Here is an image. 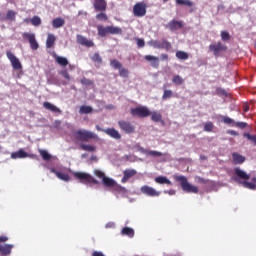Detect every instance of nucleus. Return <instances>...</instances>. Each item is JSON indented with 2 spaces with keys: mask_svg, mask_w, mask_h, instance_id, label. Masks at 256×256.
Wrapping results in <instances>:
<instances>
[{
  "mask_svg": "<svg viewBox=\"0 0 256 256\" xmlns=\"http://www.w3.org/2000/svg\"><path fill=\"white\" fill-rule=\"evenodd\" d=\"M105 187H115V180L108 178L107 176L102 180Z\"/></svg>",
  "mask_w": 256,
  "mask_h": 256,
  "instance_id": "e433bc0d",
  "label": "nucleus"
},
{
  "mask_svg": "<svg viewBox=\"0 0 256 256\" xmlns=\"http://www.w3.org/2000/svg\"><path fill=\"white\" fill-rule=\"evenodd\" d=\"M63 25H65V19L61 17L55 18L52 21V27H54V29H60V27H63Z\"/></svg>",
  "mask_w": 256,
  "mask_h": 256,
  "instance_id": "c85d7f7f",
  "label": "nucleus"
},
{
  "mask_svg": "<svg viewBox=\"0 0 256 256\" xmlns=\"http://www.w3.org/2000/svg\"><path fill=\"white\" fill-rule=\"evenodd\" d=\"M55 41H57V37H55V34L49 33L46 39V48L52 49V47H55Z\"/></svg>",
  "mask_w": 256,
  "mask_h": 256,
  "instance_id": "a878e982",
  "label": "nucleus"
},
{
  "mask_svg": "<svg viewBox=\"0 0 256 256\" xmlns=\"http://www.w3.org/2000/svg\"><path fill=\"white\" fill-rule=\"evenodd\" d=\"M134 17H145L147 15V3L138 2L133 6Z\"/></svg>",
  "mask_w": 256,
  "mask_h": 256,
  "instance_id": "1a4fd4ad",
  "label": "nucleus"
},
{
  "mask_svg": "<svg viewBox=\"0 0 256 256\" xmlns=\"http://www.w3.org/2000/svg\"><path fill=\"white\" fill-rule=\"evenodd\" d=\"M214 128H215V125H213V122H207L204 125V131H206L207 133H211V131H213Z\"/></svg>",
  "mask_w": 256,
  "mask_h": 256,
  "instance_id": "09e8293b",
  "label": "nucleus"
},
{
  "mask_svg": "<svg viewBox=\"0 0 256 256\" xmlns=\"http://www.w3.org/2000/svg\"><path fill=\"white\" fill-rule=\"evenodd\" d=\"M93 7L95 11H107V1L105 0H94Z\"/></svg>",
  "mask_w": 256,
  "mask_h": 256,
  "instance_id": "a211bd4d",
  "label": "nucleus"
},
{
  "mask_svg": "<svg viewBox=\"0 0 256 256\" xmlns=\"http://www.w3.org/2000/svg\"><path fill=\"white\" fill-rule=\"evenodd\" d=\"M98 36L107 37V35H123V29L119 26H97Z\"/></svg>",
  "mask_w": 256,
  "mask_h": 256,
  "instance_id": "f03ea898",
  "label": "nucleus"
},
{
  "mask_svg": "<svg viewBox=\"0 0 256 256\" xmlns=\"http://www.w3.org/2000/svg\"><path fill=\"white\" fill-rule=\"evenodd\" d=\"M17 13H15V11L13 10H8L6 13V19L8 21H15V17H16Z\"/></svg>",
  "mask_w": 256,
  "mask_h": 256,
  "instance_id": "a18cd8bd",
  "label": "nucleus"
},
{
  "mask_svg": "<svg viewBox=\"0 0 256 256\" xmlns=\"http://www.w3.org/2000/svg\"><path fill=\"white\" fill-rule=\"evenodd\" d=\"M80 149H82V151H89L90 153H93V151H95V146L87 145V144H81Z\"/></svg>",
  "mask_w": 256,
  "mask_h": 256,
  "instance_id": "79ce46f5",
  "label": "nucleus"
},
{
  "mask_svg": "<svg viewBox=\"0 0 256 256\" xmlns=\"http://www.w3.org/2000/svg\"><path fill=\"white\" fill-rule=\"evenodd\" d=\"M171 97H173V91H172V90H167V89H165V90H164V93H163V95H162V99H163L164 101H167V99H171Z\"/></svg>",
  "mask_w": 256,
  "mask_h": 256,
  "instance_id": "49530a36",
  "label": "nucleus"
},
{
  "mask_svg": "<svg viewBox=\"0 0 256 256\" xmlns=\"http://www.w3.org/2000/svg\"><path fill=\"white\" fill-rule=\"evenodd\" d=\"M96 129L98 130V131H105V129H102V127L101 126H99V125H96Z\"/></svg>",
  "mask_w": 256,
  "mask_h": 256,
  "instance_id": "774afa93",
  "label": "nucleus"
},
{
  "mask_svg": "<svg viewBox=\"0 0 256 256\" xmlns=\"http://www.w3.org/2000/svg\"><path fill=\"white\" fill-rule=\"evenodd\" d=\"M91 60L94 63H98V65H101V63H103V58H101V55H99V53H94L93 56L91 57Z\"/></svg>",
  "mask_w": 256,
  "mask_h": 256,
  "instance_id": "ea45409f",
  "label": "nucleus"
},
{
  "mask_svg": "<svg viewBox=\"0 0 256 256\" xmlns=\"http://www.w3.org/2000/svg\"><path fill=\"white\" fill-rule=\"evenodd\" d=\"M141 193L143 195H147V197H159L161 195V192L155 190V188L151 186L144 185L140 188Z\"/></svg>",
  "mask_w": 256,
  "mask_h": 256,
  "instance_id": "4468645a",
  "label": "nucleus"
},
{
  "mask_svg": "<svg viewBox=\"0 0 256 256\" xmlns=\"http://www.w3.org/2000/svg\"><path fill=\"white\" fill-rule=\"evenodd\" d=\"M7 241H9V237H7V236H0V254L2 256H9V255H11V251L15 247V245H13V244H4L3 245V243H7Z\"/></svg>",
  "mask_w": 256,
  "mask_h": 256,
  "instance_id": "39448f33",
  "label": "nucleus"
},
{
  "mask_svg": "<svg viewBox=\"0 0 256 256\" xmlns=\"http://www.w3.org/2000/svg\"><path fill=\"white\" fill-rule=\"evenodd\" d=\"M73 175L75 179H78V181H81V183H93L94 185H99V181L93 178L91 174L85 172H74Z\"/></svg>",
  "mask_w": 256,
  "mask_h": 256,
  "instance_id": "423d86ee",
  "label": "nucleus"
},
{
  "mask_svg": "<svg viewBox=\"0 0 256 256\" xmlns=\"http://www.w3.org/2000/svg\"><path fill=\"white\" fill-rule=\"evenodd\" d=\"M76 41L78 43V45H82L83 47H95V43L93 42V40H89L87 39V37L78 34L76 36Z\"/></svg>",
  "mask_w": 256,
  "mask_h": 256,
  "instance_id": "2eb2a0df",
  "label": "nucleus"
},
{
  "mask_svg": "<svg viewBox=\"0 0 256 256\" xmlns=\"http://www.w3.org/2000/svg\"><path fill=\"white\" fill-rule=\"evenodd\" d=\"M243 187L246 189H256V178H252V182L243 181L242 182Z\"/></svg>",
  "mask_w": 256,
  "mask_h": 256,
  "instance_id": "473e14b6",
  "label": "nucleus"
},
{
  "mask_svg": "<svg viewBox=\"0 0 256 256\" xmlns=\"http://www.w3.org/2000/svg\"><path fill=\"white\" fill-rule=\"evenodd\" d=\"M92 256H105V254H103L101 251H94L92 252Z\"/></svg>",
  "mask_w": 256,
  "mask_h": 256,
  "instance_id": "680f3d73",
  "label": "nucleus"
},
{
  "mask_svg": "<svg viewBox=\"0 0 256 256\" xmlns=\"http://www.w3.org/2000/svg\"><path fill=\"white\" fill-rule=\"evenodd\" d=\"M148 45H150V47H153L154 49H165V51H170L172 45L171 42L162 39L161 41L159 40H150L148 42Z\"/></svg>",
  "mask_w": 256,
  "mask_h": 256,
  "instance_id": "6e6552de",
  "label": "nucleus"
},
{
  "mask_svg": "<svg viewBox=\"0 0 256 256\" xmlns=\"http://www.w3.org/2000/svg\"><path fill=\"white\" fill-rule=\"evenodd\" d=\"M54 59L61 67H67L69 65V60L63 56L54 55Z\"/></svg>",
  "mask_w": 256,
  "mask_h": 256,
  "instance_id": "cd10ccee",
  "label": "nucleus"
},
{
  "mask_svg": "<svg viewBox=\"0 0 256 256\" xmlns=\"http://www.w3.org/2000/svg\"><path fill=\"white\" fill-rule=\"evenodd\" d=\"M132 117H139L140 119H145V117L151 116V110L147 106H138L130 110Z\"/></svg>",
  "mask_w": 256,
  "mask_h": 256,
  "instance_id": "20e7f679",
  "label": "nucleus"
},
{
  "mask_svg": "<svg viewBox=\"0 0 256 256\" xmlns=\"http://www.w3.org/2000/svg\"><path fill=\"white\" fill-rule=\"evenodd\" d=\"M97 134L89 131V130H78L75 132V139L78 141H89V139H98Z\"/></svg>",
  "mask_w": 256,
  "mask_h": 256,
  "instance_id": "0eeeda50",
  "label": "nucleus"
},
{
  "mask_svg": "<svg viewBox=\"0 0 256 256\" xmlns=\"http://www.w3.org/2000/svg\"><path fill=\"white\" fill-rule=\"evenodd\" d=\"M176 5H185L186 7H193V1L191 0H175Z\"/></svg>",
  "mask_w": 256,
  "mask_h": 256,
  "instance_id": "4c0bfd02",
  "label": "nucleus"
},
{
  "mask_svg": "<svg viewBox=\"0 0 256 256\" xmlns=\"http://www.w3.org/2000/svg\"><path fill=\"white\" fill-rule=\"evenodd\" d=\"M135 175H137V170H133V169H126L124 171V176L122 178V183H127L131 177H135Z\"/></svg>",
  "mask_w": 256,
  "mask_h": 256,
  "instance_id": "412c9836",
  "label": "nucleus"
},
{
  "mask_svg": "<svg viewBox=\"0 0 256 256\" xmlns=\"http://www.w3.org/2000/svg\"><path fill=\"white\" fill-rule=\"evenodd\" d=\"M38 151L44 161H51V154L47 150L39 149Z\"/></svg>",
  "mask_w": 256,
  "mask_h": 256,
  "instance_id": "f704fd0d",
  "label": "nucleus"
},
{
  "mask_svg": "<svg viewBox=\"0 0 256 256\" xmlns=\"http://www.w3.org/2000/svg\"><path fill=\"white\" fill-rule=\"evenodd\" d=\"M119 75L120 77H123V79H129V70L127 68H120Z\"/></svg>",
  "mask_w": 256,
  "mask_h": 256,
  "instance_id": "a19ab883",
  "label": "nucleus"
},
{
  "mask_svg": "<svg viewBox=\"0 0 256 256\" xmlns=\"http://www.w3.org/2000/svg\"><path fill=\"white\" fill-rule=\"evenodd\" d=\"M80 83H81L82 85L89 86V85H93V80L87 79L86 77H83V78L80 80Z\"/></svg>",
  "mask_w": 256,
  "mask_h": 256,
  "instance_id": "603ef678",
  "label": "nucleus"
},
{
  "mask_svg": "<svg viewBox=\"0 0 256 256\" xmlns=\"http://www.w3.org/2000/svg\"><path fill=\"white\" fill-rule=\"evenodd\" d=\"M93 108L91 106L83 105L80 107L79 113L81 115H88V113H92Z\"/></svg>",
  "mask_w": 256,
  "mask_h": 256,
  "instance_id": "72a5a7b5",
  "label": "nucleus"
},
{
  "mask_svg": "<svg viewBox=\"0 0 256 256\" xmlns=\"http://www.w3.org/2000/svg\"><path fill=\"white\" fill-rule=\"evenodd\" d=\"M176 57L177 59H181L182 61H187V59H189V54L185 51H177Z\"/></svg>",
  "mask_w": 256,
  "mask_h": 256,
  "instance_id": "c9c22d12",
  "label": "nucleus"
},
{
  "mask_svg": "<svg viewBox=\"0 0 256 256\" xmlns=\"http://www.w3.org/2000/svg\"><path fill=\"white\" fill-rule=\"evenodd\" d=\"M51 173H54V175H56V177H58V179H60L61 181H71V177L69 176V174L59 172L55 170V168H51Z\"/></svg>",
  "mask_w": 256,
  "mask_h": 256,
  "instance_id": "5701e85b",
  "label": "nucleus"
},
{
  "mask_svg": "<svg viewBox=\"0 0 256 256\" xmlns=\"http://www.w3.org/2000/svg\"><path fill=\"white\" fill-rule=\"evenodd\" d=\"M174 179L175 181L180 183L182 187V191H185V193H195V194L199 193V187L189 183V181L187 180V177L183 175H174Z\"/></svg>",
  "mask_w": 256,
  "mask_h": 256,
  "instance_id": "f257e3e1",
  "label": "nucleus"
},
{
  "mask_svg": "<svg viewBox=\"0 0 256 256\" xmlns=\"http://www.w3.org/2000/svg\"><path fill=\"white\" fill-rule=\"evenodd\" d=\"M96 19L97 21H108L109 17L105 12L102 11L96 15Z\"/></svg>",
  "mask_w": 256,
  "mask_h": 256,
  "instance_id": "37998d69",
  "label": "nucleus"
},
{
  "mask_svg": "<svg viewBox=\"0 0 256 256\" xmlns=\"http://www.w3.org/2000/svg\"><path fill=\"white\" fill-rule=\"evenodd\" d=\"M167 29L170 31H178V29H183V21L171 20L167 25Z\"/></svg>",
  "mask_w": 256,
  "mask_h": 256,
  "instance_id": "f3484780",
  "label": "nucleus"
},
{
  "mask_svg": "<svg viewBox=\"0 0 256 256\" xmlns=\"http://www.w3.org/2000/svg\"><path fill=\"white\" fill-rule=\"evenodd\" d=\"M164 193H166L168 195H175L176 191L171 189V190H165Z\"/></svg>",
  "mask_w": 256,
  "mask_h": 256,
  "instance_id": "0e129e2a",
  "label": "nucleus"
},
{
  "mask_svg": "<svg viewBox=\"0 0 256 256\" xmlns=\"http://www.w3.org/2000/svg\"><path fill=\"white\" fill-rule=\"evenodd\" d=\"M234 127H238V129H245V127H247V123H245V122H235Z\"/></svg>",
  "mask_w": 256,
  "mask_h": 256,
  "instance_id": "13d9d810",
  "label": "nucleus"
},
{
  "mask_svg": "<svg viewBox=\"0 0 256 256\" xmlns=\"http://www.w3.org/2000/svg\"><path fill=\"white\" fill-rule=\"evenodd\" d=\"M31 24L34 27H39V25H41V18L39 16H34L33 18H31Z\"/></svg>",
  "mask_w": 256,
  "mask_h": 256,
  "instance_id": "de8ad7c7",
  "label": "nucleus"
},
{
  "mask_svg": "<svg viewBox=\"0 0 256 256\" xmlns=\"http://www.w3.org/2000/svg\"><path fill=\"white\" fill-rule=\"evenodd\" d=\"M221 39H222V41H229V39H231V35H229V32H227V31H222Z\"/></svg>",
  "mask_w": 256,
  "mask_h": 256,
  "instance_id": "864d4df0",
  "label": "nucleus"
},
{
  "mask_svg": "<svg viewBox=\"0 0 256 256\" xmlns=\"http://www.w3.org/2000/svg\"><path fill=\"white\" fill-rule=\"evenodd\" d=\"M60 75H62V77H64V79H67V81H71V76L69 75V71H67L65 69L61 70Z\"/></svg>",
  "mask_w": 256,
  "mask_h": 256,
  "instance_id": "5fc2aeb1",
  "label": "nucleus"
},
{
  "mask_svg": "<svg viewBox=\"0 0 256 256\" xmlns=\"http://www.w3.org/2000/svg\"><path fill=\"white\" fill-rule=\"evenodd\" d=\"M145 61H149L151 63V66L157 69L159 67V57L152 56V55H146L144 56Z\"/></svg>",
  "mask_w": 256,
  "mask_h": 256,
  "instance_id": "b1692460",
  "label": "nucleus"
},
{
  "mask_svg": "<svg viewBox=\"0 0 256 256\" xmlns=\"http://www.w3.org/2000/svg\"><path fill=\"white\" fill-rule=\"evenodd\" d=\"M22 37L23 39H26V41L29 42L30 49H32V51H37V49H39V42H37V39L35 38V34L24 32L22 34Z\"/></svg>",
  "mask_w": 256,
  "mask_h": 256,
  "instance_id": "9b49d317",
  "label": "nucleus"
},
{
  "mask_svg": "<svg viewBox=\"0 0 256 256\" xmlns=\"http://www.w3.org/2000/svg\"><path fill=\"white\" fill-rule=\"evenodd\" d=\"M232 159L234 165H241L242 163H245V157L239 153H233Z\"/></svg>",
  "mask_w": 256,
  "mask_h": 256,
  "instance_id": "bb28decb",
  "label": "nucleus"
},
{
  "mask_svg": "<svg viewBox=\"0 0 256 256\" xmlns=\"http://www.w3.org/2000/svg\"><path fill=\"white\" fill-rule=\"evenodd\" d=\"M121 235H126L127 237H135V230H133V228H129V227H124L121 230Z\"/></svg>",
  "mask_w": 256,
  "mask_h": 256,
  "instance_id": "2f4dec72",
  "label": "nucleus"
},
{
  "mask_svg": "<svg viewBox=\"0 0 256 256\" xmlns=\"http://www.w3.org/2000/svg\"><path fill=\"white\" fill-rule=\"evenodd\" d=\"M44 109H47V111H51L52 113H58L61 115V109H59L57 106L53 105L50 102H43Z\"/></svg>",
  "mask_w": 256,
  "mask_h": 256,
  "instance_id": "393cba45",
  "label": "nucleus"
},
{
  "mask_svg": "<svg viewBox=\"0 0 256 256\" xmlns=\"http://www.w3.org/2000/svg\"><path fill=\"white\" fill-rule=\"evenodd\" d=\"M199 183H207V181L201 177L198 178Z\"/></svg>",
  "mask_w": 256,
  "mask_h": 256,
  "instance_id": "338daca9",
  "label": "nucleus"
},
{
  "mask_svg": "<svg viewBox=\"0 0 256 256\" xmlns=\"http://www.w3.org/2000/svg\"><path fill=\"white\" fill-rule=\"evenodd\" d=\"M161 61H169V55L167 54H161L160 55Z\"/></svg>",
  "mask_w": 256,
  "mask_h": 256,
  "instance_id": "052dcab7",
  "label": "nucleus"
},
{
  "mask_svg": "<svg viewBox=\"0 0 256 256\" xmlns=\"http://www.w3.org/2000/svg\"><path fill=\"white\" fill-rule=\"evenodd\" d=\"M172 82L174 83V85H183V83H185V80L183 79V77L175 75L172 79Z\"/></svg>",
  "mask_w": 256,
  "mask_h": 256,
  "instance_id": "58836bf2",
  "label": "nucleus"
},
{
  "mask_svg": "<svg viewBox=\"0 0 256 256\" xmlns=\"http://www.w3.org/2000/svg\"><path fill=\"white\" fill-rule=\"evenodd\" d=\"M209 51L213 53L214 57H219L221 52L227 51V46L225 44H222L221 42H218L216 44H210Z\"/></svg>",
  "mask_w": 256,
  "mask_h": 256,
  "instance_id": "ddd939ff",
  "label": "nucleus"
},
{
  "mask_svg": "<svg viewBox=\"0 0 256 256\" xmlns=\"http://www.w3.org/2000/svg\"><path fill=\"white\" fill-rule=\"evenodd\" d=\"M103 133H106V135H109V137H112V139H121V134L115 128H107L103 130Z\"/></svg>",
  "mask_w": 256,
  "mask_h": 256,
  "instance_id": "aec40b11",
  "label": "nucleus"
},
{
  "mask_svg": "<svg viewBox=\"0 0 256 256\" xmlns=\"http://www.w3.org/2000/svg\"><path fill=\"white\" fill-rule=\"evenodd\" d=\"M76 41L78 43V45H82L83 47H95V43L93 42V40H89L87 39V37L78 34L76 36Z\"/></svg>",
  "mask_w": 256,
  "mask_h": 256,
  "instance_id": "dca6fc26",
  "label": "nucleus"
},
{
  "mask_svg": "<svg viewBox=\"0 0 256 256\" xmlns=\"http://www.w3.org/2000/svg\"><path fill=\"white\" fill-rule=\"evenodd\" d=\"M137 47L143 48L145 47V40L143 38H136Z\"/></svg>",
  "mask_w": 256,
  "mask_h": 256,
  "instance_id": "6e6d98bb",
  "label": "nucleus"
},
{
  "mask_svg": "<svg viewBox=\"0 0 256 256\" xmlns=\"http://www.w3.org/2000/svg\"><path fill=\"white\" fill-rule=\"evenodd\" d=\"M223 123L226 125H232V127H235V120L231 119L230 117L225 116L223 118Z\"/></svg>",
  "mask_w": 256,
  "mask_h": 256,
  "instance_id": "8fccbe9b",
  "label": "nucleus"
},
{
  "mask_svg": "<svg viewBox=\"0 0 256 256\" xmlns=\"http://www.w3.org/2000/svg\"><path fill=\"white\" fill-rule=\"evenodd\" d=\"M10 157L11 159H26V157H29V154L25 150L19 149L17 152H12Z\"/></svg>",
  "mask_w": 256,
  "mask_h": 256,
  "instance_id": "4be33fe9",
  "label": "nucleus"
},
{
  "mask_svg": "<svg viewBox=\"0 0 256 256\" xmlns=\"http://www.w3.org/2000/svg\"><path fill=\"white\" fill-rule=\"evenodd\" d=\"M251 179V175L247 174V172L243 171L241 168L234 169V176H232V180L240 185H243V181H249Z\"/></svg>",
  "mask_w": 256,
  "mask_h": 256,
  "instance_id": "7ed1b4c3",
  "label": "nucleus"
},
{
  "mask_svg": "<svg viewBox=\"0 0 256 256\" xmlns=\"http://www.w3.org/2000/svg\"><path fill=\"white\" fill-rule=\"evenodd\" d=\"M155 181L157 183H159L160 185H173V182H171V180H169L167 177L165 176H158L155 178Z\"/></svg>",
  "mask_w": 256,
  "mask_h": 256,
  "instance_id": "7c9ffc66",
  "label": "nucleus"
},
{
  "mask_svg": "<svg viewBox=\"0 0 256 256\" xmlns=\"http://www.w3.org/2000/svg\"><path fill=\"white\" fill-rule=\"evenodd\" d=\"M244 137H246V139H248V141H252L254 143V145H256V135L244 133Z\"/></svg>",
  "mask_w": 256,
  "mask_h": 256,
  "instance_id": "3c124183",
  "label": "nucleus"
},
{
  "mask_svg": "<svg viewBox=\"0 0 256 256\" xmlns=\"http://www.w3.org/2000/svg\"><path fill=\"white\" fill-rule=\"evenodd\" d=\"M94 174L96 175V177H99V179H102V181L106 177L105 173L103 171H101V170H95Z\"/></svg>",
  "mask_w": 256,
  "mask_h": 256,
  "instance_id": "4d7b16f0",
  "label": "nucleus"
},
{
  "mask_svg": "<svg viewBox=\"0 0 256 256\" xmlns=\"http://www.w3.org/2000/svg\"><path fill=\"white\" fill-rule=\"evenodd\" d=\"M7 59L10 61L12 69L14 71H21L23 69V65L21 64V61H19V58L13 54L11 51H6Z\"/></svg>",
  "mask_w": 256,
  "mask_h": 256,
  "instance_id": "9d476101",
  "label": "nucleus"
},
{
  "mask_svg": "<svg viewBox=\"0 0 256 256\" xmlns=\"http://www.w3.org/2000/svg\"><path fill=\"white\" fill-rule=\"evenodd\" d=\"M139 151H141L144 155H147V157H163V153L156 150H147L143 147H140Z\"/></svg>",
  "mask_w": 256,
  "mask_h": 256,
  "instance_id": "6ab92c4d",
  "label": "nucleus"
},
{
  "mask_svg": "<svg viewBox=\"0 0 256 256\" xmlns=\"http://www.w3.org/2000/svg\"><path fill=\"white\" fill-rule=\"evenodd\" d=\"M227 133L229 135H234V137H237V135H239V133L237 131H235V130H228Z\"/></svg>",
  "mask_w": 256,
  "mask_h": 256,
  "instance_id": "e2e57ef3",
  "label": "nucleus"
},
{
  "mask_svg": "<svg viewBox=\"0 0 256 256\" xmlns=\"http://www.w3.org/2000/svg\"><path fill=\"white\" fill-rule=\"evenodd\" d=\"M115 188L119 193H125V188H123V186L116 185Z\"/></svg>",
  "mask_w": 256,
  "mask_h": 256,
  "instance_id": "bf43d9fd",
  "label": "nucleus"
},
{
  "mask_svg": "<svg viewBox=\"0 0 256 256\" xmlns=\"http://www.w3.org/2000/svg\"><path fill=\"white\" fill-rule=\"evenodd\" d=\"M243 111H244V113H247L249 111V106L248 105L244 106Z\"/></svg>",
  "mask_w": 256,
  "mask_h": 256,
  "instance_id": "69168bd1",
  "label": "nucleus"
},
{
  "mask_svg": "<svg viewBox=\"0 0 256 256\" xmlns=\"http://www.w3.org/2000/svg\"><path fill=\"white\" fill-rule=\"evenodd\" d=\"M118 126L121 131L126 133L127 135H131L132 133H135V126L131 124V122L126 120H119Z\"/></svg>",
  "mask_w": 256,
  "mask_h": 256,
  "instance_id": "f8f14e48",
  "label": "nucleus"
},
{
  "mask_svg": "<svg viewBox=\"0 0 256 256\" xmlns=\"http://www.w3.org/2000/svg\"><path fill=\"white\" fill-rule=\"evenodd\" d=\"M110 65L114 69H118V70H120L123 67V64H121V62H119V60L117 59L111 60Z\"/></svg>",
  "mask_w": 256,
  "mask_h": 256,
  "instance_id": "c03bdc74",
  "label": "nucleus"
},
{
  "mask_svg": "<svg viewBox=\"0 0 256 256\" xmlns=\"http://www.w3.org/2000/svg\"><path fill=\"white\" fill-rule=\"evenodd\" d=\"M150 115L151 120L154 121V123H161V121H163V116L157 111L150 112Z\"/></svg>",
  "mask_w": 256,
  "mask_h": 256,
  "instance_id": "c756f323",
  "label": "nucleus"
}]
</instances>
